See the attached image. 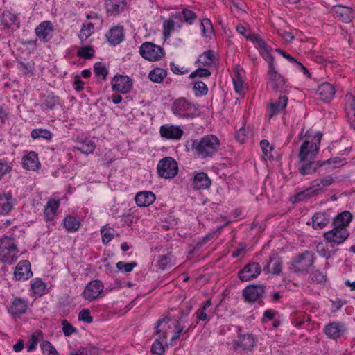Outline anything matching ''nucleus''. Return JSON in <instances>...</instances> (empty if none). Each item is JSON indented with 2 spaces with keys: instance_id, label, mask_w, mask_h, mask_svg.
<instances>
[{
  "instance_id": "nucleus-1",
  "label": "nucleus",
  "mask_w": 355,
  "mask_h": 355,
  "mask_svg": "<svg viewBox=\"0 0 355 355\" xmlns=\"http://www.w3.org/2000/svg\"><path fill=\"white\" fill-rule=\"evenodd\" d=\"M191 143L193 154L201 159L212 157L217 153L220 144L218 137L214 135L191 139Z\"/></svg>"
},
{
  "instance_id": "nucleus-2",
  "label": "nucleus",
  "mask_w": 355,
  "mask_h": 355,
  "mask_svg": "<svg viewBox=\"0 0 355 355\" xmlns=\"http://www.w3.org/2000/svg\"><path fill=\"white\" fill-rule=\"evenodd\" d=\"M19 250L14 238L3 236L0 239V261L3 263L12 264L19 257Z\"/></svg>"
},
{
  "instance_id": "nucleus-3",
  "label": "nucleus",
  "mask_w": 355,
  "mask_h": 355,
  "mask_svg": "<svg viewBox=\"0 0 355 355\" xmlns=\"http://www.w3.org/2000/svg\"><path fill=\"white\" fill-rule=\"evenodd\" d=\"M173 113L182 118H195L200 115L198 105L184 98L176 99L171 107Z\"/></svg>"
},
{
  "instance_id": "nucleus-4",
  "label": "nucleus",
  "mask_w": 355,
  "mask_h": 355,
  "mask_svg": "<svg viewBox=\"0 0 355 355\" xmlns=\"http://www.w3.org/2000/svg\"><path fill=\"white\" fill-rule=\"evenodd\" d=\"M315 256L311 251L306 250L303 253L298 254L290 263L289 270L295 274L308 273L309 270L313 266Z\"/></svg>"
},
{
  "instance_id": "nucleus-5",
  "label": "nucleus",
  "mask_w": 355,
  "mask_h": 355,
  "mask_svg": "<svg viewBox=\"0 0 355 355\" xmlns=\"http://www.w3.org/2000/svg\"><path fill=\"white\" fill-rule=\"evenodd\" d=\"M169 321V318L166 317L162 319H159L156 322L155 328L158 338L155 340L151 347V352L155 354L162 355L165 352L163 344L159 340H165L167 338V329L170 328V326L168 325Z\"/></svg>"
},
{
  "instance_id": "nucleus-6",
  "label": "nucleus",
  "mask_w": 355,
  "mask_h": 355,
  "mask_svg": "<svg viewBox=\"0 0 355 355\" xmlns=\"http://www.w3.org/2000/svg\"><path fill=\"white\" fill-rule=\"evenodd\" d=\"M318 143H311L309 141H304L301 145L299 152L300 162H304L308 159H313L318 153L319 144H320L322 134L318 132L316 134Z\"/></svg>"
},
{
  "instance_id": "nucleus-7",
  "label": "nucleus",
  "mask_w": 355,
  "mask_h": 355,
  "mask_svg": "<svg viewBox=\"0 0 355 355\" xmlns=\"http://www.w3.org/2000/svg\"><path fill=\"white\" fill-rule=\"evenodd\" d=\"M157 169L161 178L172 179L178 173V165L173 158L166 157L159 161Z\"/></svg>"
},
{
  "instance_id": "nucleus-8",
  "label": "nucleus",
  "mask_w": 355,
  "mask_h": 355,
  "mask_svg": "<svg viewBox=\"0 0 355 355\" xmlns=\"http://www.w3.org/2000/svg\"><path fill=\"white\" fill-rule=\"evenodd\" d=\"M139 53L142 58L150 61L159 60L164 54L161 46L150 42H144L140 46Z\"/></svg>"
},
{
  "instance_id": "nucleus-9",
  "label": "nucleus",
  "mask_w": 355,
  "mask_h": 355,
  "mask_svg": "<svg viewBox=\"0 0 355 355\" xmlns=\"http://www.w3.org/2000/svg\"><path fill=\"white\" fill-rule=\"evenodd\" d=\"M349 236V233L345 227L334 226L332 230L324 234L326 242L331 243V247L334 245L343 243Z\"/></svg>"
},
{
  "instance_id": "nucleus-10",
  "label": "nucleus",
  "mask_w": 355,
  "mask_h": 355,
  "mask_svg": "<svg viewBox=\"0 0 355 355\" xmlns=\"http://www.w3.org/2000/svg\"><path fill=\"white\" fill-rule=\"evenodd\" d=\"M257 343L256 338L250 334H239L237 339L232 340V347L235 351L251 352Z\"/></svg>"
},
{
  "instance_id": "nucleus-11",
  "label": "nucleus",
  "mask_w": 355,
  "mask_h": 355,
  "mask_svg": "<svg viewBox=\"0 0 355 355\" xmlns=\"http://www.w3.org/2000/svg\"><path fill=\"white\" fill-rule=\"evenodd\" d=\"M265 289L266 286L262 284H250L243 290L242 295L245 302L254 303L263 297Z\"/></svg>"
},
{
  "instance_id": "nucleus-12",
  "label": "nucleus",
  "mask_w": 355,
  "mask_h": 355,
  "mask_svg": "<svg viewBox=\"0 0 355 355\" xmlns=\"http://www.w3.org/2000/svg\"><path fill=\"white\" fill-rule=\"evenodd\" d=\"M261 273V266L259 263L250 262L238 272V277L242 282H248L257 278Z\"/></svg>"
},
{
  "instance_id": "nucleus-13",
  "label": "nucleus",
  "mask_w": 355,
  "mask_h": 355,
  "mask_svg": "<svg viewBox=\"0 0 355 355\" xmlns=\"http://www.w3.org/2000/svg\"><path fill=\"white\" fill-rule=\"evenodd\" d=\"M54 31L55 28L53 23L49 20L42 21L35 28L37 37L44 43L49 42L52 39Z\"/></svg>"
},
{
  "instance_id": "nucleus-14",
  "label": "nucleus",
  "mask_w": 355,
  "mask_h": 355,
  "mask_svg": "<svg viewBox=\"0 0 355 355\" xmlns=\"http://www.w3.org/2000/svg\"><path fill=\"white\" fill-rule=\"evenodd\" d=\"M263 270L267 274L279 275L282 270V261L277 253H272L263 263Z\"/></svg>"
},
{
  "instance_id": "nucleus-15",
  "label": "nucleus",
  "mask_w": 355,
  "mask_h": 355,
  "mask_svg": "<svg viewBox=\"0 0 355 355\" xmlns=\"http://www.w3.org/2000/svg\"><path fill=\"white\" fill-rule=\"evenodd\" d=\"M112 89L122 94L128 93L132 87L131 78L127 76L117 74L111 81Z\"/></svg>"
},
{
  "instance_id": "nucleus-16",
  "label": "nucleus",
  "mask_w": 355,
  "mask_h": 355,
  "mask_svg": "<svg viewBox=\"0 0 355 355\" xmlns=\"http://www.w3.org/2000/svg\"><path fill=\"white\" fill-rule=\"evenodd\" d=\"M103 284L99 280H93L89 282L85 286L83 296L88 301H93L97 299L103 290Z\"/></svg>"
},
{
  "instance_id": "nucleus-17",
  "label": "nucleus",
  "mask_w": 355,
  "mask_h": 355,
  "mask_svg": "<svg viewBox=\"0 0 355 355\" xmlns=\"http://www.w3.org/2000/svg\"><path fill=\"white\" fill-rule=\"evenodd\" d=\"M248 40L252 41L254 44L257 45V48L259 50L260 53L268 62L274 61V58L271 55L272 48L267 45L265 41L257 34L250 35L247 37Z\"/></svg>"
},
{
  "instance_id": "nucleus-18",
  "label": "nucleus",
  "mask_w": 355,
  "mask_h": 355,
  "mask_svg": "<svg viewBox=\"0 0 355 355\" xmlns=\"http://www.w3.org/2000/svg\"><path fill=\"white\" fill-rule=\"evenodd\" d=\"M268 80L275 92H282L285 85V79L275 69L274 61L269 62Z\"/></svg>"
},
{
  "instance_id": "nucleus-19",
  "label": "nucleus",
  "mask_w": 355,
  "mask_h": 355,
  "mask_svg": "<svg viewBox=\"0 0 355 355\" xmlns=\"http://www.w3.org/2000/svg\"><path fill=\"white\" fill-rule=\"evenodd\" d=\"M16 204L10 191L0 193V216L9 214Z\"/></svg>"
},
{
  "instance_id": "nucleus-20",
  "label": "nucleus",
  "mask_w": 355,
  "mask_h": 355,
  "mask_svg": "<svg viewBox=\"0 0 355 355\" xmlns=\"http://www.w3.org/2000/svg\"><path fill=\"white\" fill-rule=\"evenodd\" d=\"M33 276L31 263L27 260L20 261L16 266L14 271V277L17 281H25Z\"/></svg>"
},
{
  "instance_id": "nucleus-21",
  "label": "nucleus",
  "mask_w": 355,
  "mask_h": 355,
  "mask_svg": "<svg viewBox=\"0 0 355 355\" xmlns=\"http://www.w3.org/2000/svg\"><path fill=\"white\" fill-rule=\"evenodd\" d=\"M161 137L167 139H180L182 135L183 130L178 125L171 124H165L160 127L159 130Z\"/></svg>"
},
{
  "instance_id": "nucleus-22",
  "label": "nucleus",
  "mask_w": 355,
  "mask_h": 355,
  "mask_svg": "<svg viewBox=\"0 0 355 355\" xmlns=\"http://www.w3.org/2000/svg\"><path fill=\"white\" fill-rule=\"evenodd\" d=\"M288 100V97L286 95H283L279 96L276 101L271 102L268 105L267 109L268 118L270 119L283 111L287 105Z\"/></svg>"
},
{
  "instance_id": "nucleus-23",
  "label": "nucleus",
  "mask_w": 355,
  "mask_h": 355,
  "mask_svg": "<svg viewBox=\"0 0 355 355\" xmlns=\"http://www.w3.org/2000/svg\"><path fill=\"white\" fill-rule=\"evenodd\" d=\"M127 6L125 0H107L105 7L108 16H116L124 10Z\"/></svg>"
},
{
  "instance_id": "nucleus-24",
  "label": "nucleus",
  "mask_w": 355,
  "mask_h": 355,
  "mask_svg": "<svg viewBox=\"0 0 355 355\" xmlns=\"http://www.w3.org/2000/svg\"><path fill=\"white\" fill-rule=\"evenodd\" d=\"M336 17L345 23H349L355 17V11L350 7L337 5L333 8Z\"/></svg>"
},
{
  "instance_id": "nucleus-25",
  "label": "nucleus",
  "mask_w": 355,
  "mask_h": 355,
  "mask_svg": "<svg viewBox=\"0 0 355 355\" xmlns=\"http://www.w3.org/2000/svg\"><path fill=\"white\" fill-rule=\"evenodd\" d=\"M155 195L152 191H144L137 193L135 200L137 206L146 207L152 205L155 200Z\"/></svg>"
},
{
  "instance_id": "nucleus-26",
  "label": "nucleus",
  "mask_w": 355,
  "mask_h": 355,
  "mask_svg": "<svg viewBox=\"0 0 355 355\" xmlns=\"http://www.w3.org/2000/svg\"><path fill=\"white\" fill-rule=\"evenodd\" d=\"M345 111L351 127L355 129V98L351 94L345 96Z\"/></svg>"
},
{
  "instance_id": "nucleus-27",
  "label": "nucleus",
  "mask_w": 355,
  "mask_h": 355,
  "mask_svg": "<svg viewBox=\"0 0 355 355\" xmlns=\"http://www.w3.org/2000/svg\"><path fill=\"white\" fill-rule=\"evenodd\" d=\"M211 181L207 174L204 172L196 173L192 180V186L195 189H205L209 188Z\"/></svg>"
},
{
  "instance_id": "nucleus-28",
  "label": "nucleus",
  "mask_w": 355,
  "mask_h": 355,
  "mask_svg": "<svg viewBox=\"0 0 355 355\" xmlns=\"http://www.w3.org/2000/svg\"><path fill=\"white\" fill-rule=\"evenodd\" d=\"M60 205V198H51L49 199L44 211V216L47 220H51L53 219Z\"/></svg>"
},
{
  "instance_id": "nucleus-29",
  "label": "nucleus",
  "mask_w": 355,
  "mask_h": 355,
  "mask_svg": "<svg viewBox=\"0 0 355 355\" xmlns=\"http://www.w3.org/2000/svg\"><path fill=\"white\" fill-rule=\"evenodd\" d=\"M18 17L16 15L9 12H3L0 17V26L2 30L12 28L17 24Z\"/></svg>"
},
{
  "instance_id": "nucleus-30",
  "label": "nucleus",
  "mask_w": 355,
  "mask_h": 355,
  "mask_svg": "<svg viewBox=\"0 0 355 355\" xmlns=\"http://www.w3.org/2000/svg\"><path fill=\"white\" fill-rule=\"evenodd\" d=\"M318 94L322 100L329 102L335 94V89L331 84L324 83L318 87Z\"/></svg>"
},
{
  "instance_id": "nucleus-31",
  "label": "nucleus",
  "mask_w": 355,
  "mask_h": 355,
  "mask_svg": "<svg viewBox=\"0 0 355 355\" xmlns=\"http://www.w3.org/2000/svg\"><path fill=\"white\" fill-rule=\"evenodd\" d=\"M105 36L111 44H119L123 40V28L120 26L112 27L107 32Z\"/></svg>"
},
{
  "instance_id": "nucleus-32",
  "label": "nucleus",
  "mask_w": 355,
  "mask_h": 355,
  "mask_svg": "<svg viewBox=\"0 0 355 355\" xmlns=\"http://www.w3.org/2000/svg\"><path fill=\"white\" fill-rule=\"evenodd\" d=\"M22 164L23 167L27 170L35 171L37 169L40 165L37 154L33 151L30 152L23 157Z\"/></svg>"
},
{
  "instance_id": "nucleus-33",
  "label": "nucleus",
  "mask_w": 355,
  "mask_h": 355,
  "mask_svg": "<svg viewBox=\"0 0 355 355\" xmlns=\"http://www.w3.org/2000/svg\"><path fill=\"white\" fill-rule=\"evenodd\" d=\"M27 307V304L24 300L21 298H15L12 301L8 311L13 315H19L25 313Z\"/></svg>"
},
{
  "instance_id": "nucleus-34",
  "label": "nucleus",
  "mask_w": 355,
  "mask_h": 355,
  "mask_svg": "<svg viewBox=\"0 0 355 355\" xmlns=\"http://www.w3.org/2000/svg\"><path fill=\"white\" fill-rule=\"evenodd\" d=\"M329 221L330 218L329 216L322 212L315 213L312 217L313 227L315 230L324 228L327 225Z\"/></svg>"
},
{
  "instance_id": "nucleus-35",
  "label": "nucleus",
  "mask_w": 355,
  "mask_h": 355,
  "mask_svg": "<svg viewBox=\"0 0 355 355\" xmlns=\"http://www.w3.org/2000/svg\"><path fill=\"white\" fill-rule=\"evenodd\" d=\"M184 319V315H182L179 320L177 321L176 324H175V328L176 329V331L174 333L173 336L171 338L170 340V345L173 346L176 345L177 340L180 338V335L182 332H184L185 334L188 333L189 331L192 328V324H191L187 329H184L185 326L181 324V321H182Z\"/></svg>"
},
{
  "instance_id": "nucleus-36",
  "label": "nucleus",
  "mask_w": 355,
  "mask_h": 355,
  "mask_svg": "<svg viewBox=\"0 0 355 355\" xmlns=\"http://www.w3.org/2000/svg\"><path fill=\"white\" fill-rule=\"evenodd\" d=\"M322 166H324V163H322V161H309L299 168V172L302 175L313 174Z\"/></svg>"
},
{
  "instance_id": "nucleus-37",
  "label": "nucleus",
  "mask_w": 355,
  "mask_h": 355,
  "mask_svg": "<svg viewBox=\"0 0 355 355\" xmlns=\"http://www.w3.org/2000/svg\"><path fill=\"white\" fill-rule=\"evenodd\" d=\"M80 220L75 216L69 215L64 217L63 220V225L64 228L69 232H75L80 229Z\"/></svg>"
},
{
  "instance_id": "nucleus-38",
  "label": "nucleus",
  "mask_w": 355,
  "mask_h": 355,
  "mask_svg": "<svg viewBox=\"0 0 355 355\" xmlns=\"http://www.w3.org/2000/svg\"><path fill=\"white\" fill-rule=\"evenodd\" d=\"M352 219V215L349 211H345L336 216L333 220V225L340 227H345Z\"/></svg>"
},
{
  "instance_id": "nucleus-39",
  "label": "nucleus",
  "mask_w": 355,
  "mask_h": 355,
  "mask_svg": "<svg viewBox=\"0 0 355 355\" xmlns=\"http://www.w3.org/2000/svg\"><path fill=\"white\" fill-rule=\"evenodd\" d=\"M325 334L330 338H339L343 334L342 325L338 322L329 323L325 327Z\"/></svg>"
},
{
  "instance_id": "nucleus-40",
  "label": "nucleus",
  "mask_w": 355,
  "mask_h": 355,
  "mask_svg": "<svg viewBox=\"0 0 355 355\" xmlns=\"http://www.w3.org/2000/svg\"><path fill=\"white\" fill-rule=\"evenodd\" d=\"M171 17L178 19H182L183 17L186 22L191 24L196 19V15L191 10L184 9L182 12L173 14Z\"/></svg>"
},
{
  "instance_id": "nucleus-41",
  "label": "nucleus",
  "mask_w": 355,
  "mask_h": 355,
  "mask_svg": "<svg viewBox=\"0 0 355 355\" xmlns=\"http://www.w3.org/2000/svg\"><path fill=\"white\" fill-rule=\"evenodd\" d=\"M60 105V98L53 94H49L45 98L41 106L43 109L53 110Z\"/></svg>"
},
{
  "instance_id": "nucleus-42",
  "label": "nucleus",
  "mask_w": 355,
  "mask_h": 355,
  "mask_svg": "<svg viewBox=\"0 0 355 355\" xmlns=\"http://www.w3.org/2000/svg\"><path fill=\"white\" fill-rule=\"evenodd\" d=\"M167 75V71L162 68H155L151 70L148 74L150 80L154 83H160Z\"/></svg>"
},
{
  "instance_id": "nucleus-43",
  "label": "nucleus",
  "mask_w": 355,
  "mask_h": 355,
  "mask_svg": "<svg viewBox=\"0 0 355 355\" xmlns=\"http://www.w3.org/2000/svg\"><path fill=\"white\" fill-rule=\"evenodd\" d=\"M31 137L34 139H44L49 141L52 139L53 134L46 129L37 128L31 132Z\"/></svg>"
},
{
  "instance_id": "nucleus-44",
  "label": "nucleus",
  "mask_w": 355,
  "mask_h": 355,
  "mask_svg": "<svg viewBox=\"0 0 355 355\" xmlns=\"http://www.w3.org/2000/svg\"><path fill=\"white\" fill-rule=\"evenodd\" d=\"M214 53L212 50L205 51L196 60L197 63L202 64L204 67H209L214 61Z\"/></svg>"
},
{
  "instance_id": "nucleus-45",
  "label": "nucleus",
  "mask_w": 355,
  "mask_h": 355,
  "mask_svg": "<svg viewBox=\"0 0 355 355\" xmlns=\"http://www.w3.org/2000/svg\"><path fill=\"white\" fill-rule=\"evenodd\" d=\"M94 26L92 23L89 22L83 25V27L79 33V39L83 44L89 36L94 33Z\"/></svg>"
},
{
  "instance_id": "nucleus-46",
  "label": "nucleus",
  "mask_w": 355,
  "mask_h": 355,
  "mask_svg": "<svg viewBox=\"0 0 355 355\" xmlns=\"http://www.w3.org/2000/svg\"><path fill=\"white\" fill-rule=\"evenodd\" d=\"M172 254L168 252L166 254L160 255L157 260V267L160 270H165L173 266Z\"/></svg>"
},
{
  "instance_id": "nucleus-47",
  "label": "nucleus",
  "mask_w": 355,
  "mask_h": 355,
  "mask_svg": "<svg viewBox=\"0 0 355 355\" xmlns=\"http://www.w3.org/2000/svg\"><path fill=\"white\" fill-rule=\"evenodd\" d=\"M314 196V193H313L309 188L306 189L304 191H302L295 195L291 197L290 200L293 203H297L301 201H304L308 198H312Z\"/></svg>"
},
{
  "instance_id": "nucleus-48",
  "label": "nucleus",
  "mask_w": 355,
  "mask_h": 355,
  "mask_svg": "<svg viewBox=\"0 0 355 355\" xmlns=\"http://www.w3.org/2000/svg\"><path fill=\"white\" fill-rule=\"evenodd\" d=\"M202 34L206 37H211L214 35V26L209 19L204 18L201 20Z\"/></svg>"
},
{
  "instance_id": "nucleus-49",
  "label": "nucleus",
  "mask_w": 355,
  "mask_h": 355,
  "mask_svg": "<svg viewBox=\"0 0 355 355\" xmlns=\"http://www.w3.org/2000/svg\"><path fill=\"white\" fill-rule=\"evenodd\" d=\"M94 72L98 77H101L103 80H105L108 74V70L105 64L103 62H98L94 65Z\"/></svg>"
},
{
  "instance_id": "nucleus-50",
  "label": "nucleus",
  "mask_w": 355,
  "mask_h": 355,
  "mask_svg": "<svg viewBox=\"0 0 355 355\" xmlns=\"http://www.w3.org/2000/svg\"><path fill=\"white\" fill-rule=\"evenodd\" d=\"M77 55L80 58L89 60L94 57V50L93 47L90 46L80 47L77 52Z\"/></svg>"
},
{
  "instance_id": "nucleus-51",
  "label": "nucleus",
  "mask_w": 355,
  "mask_h": 355,
  "mask_svg": "<svg viewBox=\"0 0 355 355\" xmlns=\"http://www.w3.org/2000/svg\"><path fill=\"white\" fill-rule=\"evenodd\" d=\"M233 85L235 91L238 94H243L244 92V85L242 80L239 72L237 71L235 73V76L233 78Z\"/></svg>"
},
{
  "instance_id": "nucleus-52",
  "label": "nucleus",
  "mask_w": 355,
  "mask_h": 355,
  "mask_svg": "<svg viewBox=\"0 0 355 355\" xmlns=\"http://www.w3.org/2000/svg\"><path fill=\"white\" fill-rule=\"evenodd\" d=\"M31 288L35 294L42 295L46 288V284L42 279H37L31 284Z\"/></svg>"
},
{
  "instance_id": "nucleus-53",
  "label": "nucleus",
  "mask_w": 355,
  "mask_h": 355,
  "mask_svg": "<svg viewBox=\"0 0 355 355\" xmlns=\"http://www.w3.org/2000/svg\"><path fill=\"white\" fill-rule=\"evenodd\" d=\"M96 148V145L92 141H84L80 147H78V150L84 154L93 153Z\"/></svg>"
},
{
  "instance_id": "nucleus-54",
  "label": "nucleus",
  "mask_w": 355,
  "mask_h": 355,
  "mask_svg": "<svg viewBox=\"0 0 355 355\" xmlns=\"http://www.w3.org/2000/svg\"><path fill=\"white\" fill-rule=\"evenodd\" d=\"M102 235V242L103 244H107L114 237V230L103 227L101 229Z\"/></svg>"
},
{
  "instance_id": "nucleus-55",
  "label": "nucleus",
  "mask_w": 355,
  "mask_h": 355,
  "mask_svg": "<svg viewBox=\"0 0 355 355\" xmlns=\"http://www.w3.org/2000/svg\"><path fill=\"white\" fill-rule=\"evenodd\" d=\"M17 69L24 74H33L34 70V64L29 62H19L17 64Z\"/></svg>"
},
{
  "instance_id": "nucleus-56",
  "label": "nucleus",
  "mask_w": 355,
  "mask_h": 355,
  "mask_svg": "<svg viewBox=\"0 0 355 355\" xmlns=\"http://www.w3.org/2000/svg\"><path fill=\"white\" fill-rule=\"evenodd\" d=\"M40 347L44 354H46L47 355L58 354L57 350L49 341H43L41 343Z\"/></svg>"
},
{
  "instance_id": "nucleus-57",
  "label": "nucleus",
  "mask_w": 355,
  "mask_h": 355,
  "mask_svg": "<svg viewBox=\"0 0 355 355\" xmlns=\"http://www.w3.org/2000/svg\"><path fill=\"white\" fill-rule=\"evenodd\" d=\"M310 280L313 283L321 284L327 280L326 275L320 270H315L310 276Z\"/></svg>"
},
{
  "instance_id": "nucleus-58",
  "label": "nucleus",
  "mask_w": 355,
  "mask_h": 355,
  "mask_svg": "<svg viewBox=\"0 0 355 355\" xmlns=\"http://www.w3.org/2000/svg\"><path fill=\"white\" fill-rule=\"evenodd\" d=\"M173 19V18L171 17V19H167L164 21L163 34L165 39L168 38L170 37L171 32L174 28L175 24Z\"/></svg>"
},
{
  "instance_id": "nucleus-59",
  "label": "nucleus",
  "mask_w": 355,
  "mask_h": 355,
  "mask_svg": "<svg viewBox=\"0 0 355 355\" xmlns=\"http://www.w3.org/2000/svg\"><path fill=\"white\" fill-rule=\"evenodd\" d=\"M211 75V71L207 69L204 68H198L194 71H193L190 76V78H204V77H208Z\"/></svg>"
},
{
  "instance_id": "nucleus-60",
  "label": "nucleus",
  "mask_w": 355,
  "mask_h": 355,
  "mask_svg": "<svg viewBox=\"0 0 355 355\" xmlns=\"http://www.w3.org/2000/svg\"><path fill=\"white\" fill-rule=\"evenodd\" d=\"M137 263L135 261L131 263H125L123 261H119L116 263V268L119 270H124L125 272H131L135 267H136Z\"/></svg>"
},
{
  "instance_id": "nucleus-61",
  "label": "nucleus",
  "mask_w": 355,
  "mask_h": 355,
  "mask_svg": "<svg viewBox=\"0 0 355 355\" xmlns=\"http://www.w3.org/2000/svg\"><path fill=\"white\" fill-rule=\"evenodd\" d=\"M79 320L84 321L90 324L93 321V318L90 315V311L88 309H83L78 314Z\"/></svg>"
},
{
  "instance_id": "nucleus-62",
  "label": "nucleus",
  "mask_w": 355,
  "mask_h": 355,
  "mask_svg": "<svg viewBox=\"0 0 355 355\" xmlns=\"http://www.w3.org/2000/svg\"><path fill=\"white\" fill-rule=\"evenodd\" d=\"M11 170L12 166L8 161L5 159H0V178L3 177L8 173H10Z\"/></svg>"
},
{
  "instance_id": "nucleus-63",
  "label": "nucleus",
  "mask_w": 355,
  "mask_h": 355,
  "mask_svg": "<svg viewBox=\"0 0 355 355\" xmlns=\"http://www.w3.org/2000/svg\"><path fill=\"white\" fill-rule=\"evenodd\" d=\"M193 89L199 92L200 96L205 95L208 92L207 85L202 81H197L194 83Z\"/></svg>"
},
{
  "instance_id": "nucleus-64",
  "label": "nucleus",
  "mask_w": 355,
  "mask_h": 355,
  "mask_svg": "<svg viewBox=\"0 0 355 355\" xmlns=\"http://www.w3.org/2000/svg\"><path fill=\"white\" fill-rule=\"evenodd\" d=\"M63 325L62 331L66 336L71 335L73 333L76 331V329L74 328L67 320H64L62 321Z\"/></svg>"
}]
</instances>
